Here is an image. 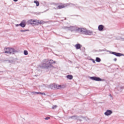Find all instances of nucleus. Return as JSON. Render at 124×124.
Wrapping results in <instances>:
<instances>
[{"label": "nucleus", "mask_w": 124, "mask_h": 124, "mask_svg": "<svg viewBox=\"0 0 124 124\" xmlns=\"http://www.w3.org/2000/svg\"><path fill=\"white\" fill-rule=\"evenodd\" d=\"M52 63H54L53 60H45L39 66L42 68H51L53 67Z\"/></svg>", "instance_id": "f257e3e1"}, {"label": "nucleus", "mask_w": 124, "mask_h": 124, "mask_svg": "<svg viewBox=\"0 0 124 124\" xmlns=\"http://www.w3.org/2000/svg\"><path fill=\"white\" fill-rule=\"evenodd\" d=\"M4 51L6 54H10V55H14V54L17 53V50L13 48H4Z\"/></svg>", "instance_id": "f03ea898"}, {"label": "nucleus", "mask_w": 124, "mask_h": 124, "mask_svg": "<svg viewBox=\"0 0 124 124\" xmlns=\"http://www.w3.org/2000/svg\"><path fill=\"white\" fill-rule=\"evenodd\" d=\"M90 79L91 80H93V81H104V79H102L98 77H90Z\"/></svg>", "instance_id": "7ed1b4c3"}, {"label": "nucleus", "mask_w": 124, "mask_h": 124, "mask_svg": "<svg viewBox=\"0 0 124 124\" xmlns=\"http://www.w3.org/2000/svg\"><path fill=\"white\" fill-rule=\"evenodd\" d=\"M68 5H72V4H64L63 5H60L58 6V9H62V8H64V7H66V6H68Z\"/></svg>", "instance_id": "20e7f679"}, {"label": "nucleus", "mask_w": 124, "mask_h": 124, "mask_svg": "<svg viewBox=\"0 0 124 124\" xmlns=\"http://www.w3.org/2000/svg\"><path fill=\"white\" fill-rule=\"evenodd\" d=\"M85 28L76 29V31H78V32H80V33H83L84 34L85 32Z\"/></svg>", "instance_id": "39448f33"}, {"label": "nucleus", "mask_w": 124, "mask_h": 124, "mask_svg": "<svg viewBox=\"0 0 124 124\" xmlns=\"http://www.w3.org/2000/svg\"><path fill=\"white\" fill-rule=\"evenodd\" d=\"M63 29H68L69 31H76V27L74 26H71L70 27H64Z\"/></svg>", "instance_id": "423d86ee"}, {"label": "nucleus", "mask_w": 124, "mask_h": 124, "mask_svg": "<svg viewBox=\"0 0 124 124\" xmlns=\"http://www.w3.org/2000/svg\"><path fill=\"white\" fill-rule=\"evenodd\" d=\"M84 34H86L87 35H92L93 31L87 30V29H85Z\"/></svg>", "instance_id": "0eeeda50"}, {"label": "nucleus", "mask_w": 124, "mask_h": 124, "mask_svg": "<svg viewBox=\"0 0 124 124\" xmlns=\"http://www.w3.org/2000/svg\"><path fill=\"white\" fill-rule=\"evenodd\" d=\"M51 87H54L55 89H57L58 90H60L61 89H62V85H59V84H52L51 85Z\"/></svg>", "instance_id": "6e6552de"}, {"label": "nucleus", "mask_w": 124, "mask_h": 124, "mask_svg": "<svg viewBox=\"0 0 124 124\" xmlns=\"http://www.w3.org/2000/svg\"><path fill=\"white\" fill-rule=\"evenodd\" d=\"M26 25H27V22H26V20H22L21 23L19 24V26L21 27V28H25Z\"/></svg>", "instance_id": "1a4fd4ad"}, {"label": "nucleus", "mask_w": 124, "mask_h": 124, "mask_svg": "<svg viewBox=\"0 0 124 124\" xmlns=\"http://www.w3.org/2000/svg\"><path fill=\"white\" fill-rule=\"evenodd\" d=\"M113 112L112 110L108 109L107 110L106 112L104 113V115H105V116H110V115H111V114Z\"/></svg>", "instance_id": "9d476101"}, {"label": "nucleus", "mask_w": 124, "mask_h": 124, "mask_svg": "<svg viewBox=\"0 0 124 124\" xmlns=\"http://www.w3.org/2000/svg\"><path fill=\"white\" fill-rule=\"evenodd\" d=\"M111 54L115 55V56H116V57H121L122 56H124V55L122 53H119L115 52H112Z\"/></svg>", "instance_id": "9b49d317"}, {"label": "nucleus", "mask_w": 124, "mask_h": 124, "mask_svg": "<svg viewBox=\"0 0 124 124\" xmlns=\"http://www.w3.org/2000/svg\"><path fill=\"white\" fill-rule=\"evenodd\" d=\"M98 29L99 31H103V29H104V26L102 25H99Z\"/></svg>", "instance_id": "f8f14e48"}, {"label": "nucleus", "mask_w": 124, "mask_h": 124, "mask_svg": "<svg viewBox=\"0 0 124 124\" xmlns=\"http://www.w3.org/2000/svg\"><path fill=\"white\" fill-rule=\"evenodd\" d=\"M36 22L35 20L30 19L28 21V24H31V25H32L33 24H34Z\"/></svg>", "instance_id": "ddd939ff"}, {"label": "nucleus", "mask_w": 124, "mask_h": 124, "mask_svg": "<svg viewBox=\"0 0 124 124\" xmlns=\"http://www.w3.org/2000/svg\"><path fill=\"white\" fill-rule=\"evenodd\" d=\"M66 78L69 80H72L73 79V76L71 75L66 76Z\"/></svg>", "instance_id": "4468645a"}, {"label": "nucleus", "mask_w": 124, "mask_h": 124, "mask_svg": "<svg viewBox=\"0 0 124 124\" xmlns=\"http://www.w3.org/2000/svg\"><path fill=\"white\" fill-rule=\"evenodd\" d=\"M124 89V86H119L117 88L118 91H119V92H122L123 90Z\"/></svg>", "instance_id": "2eb2a0df"}, {"label": "nucleus", "mask_w": 124, "mask_h": 124, "mask_svg": "<svg viewBox=\"0 0 124 124\" xmlns=\"http://www.w3.org/2000/svg\"><path fill=\"white\" fill-rule=\"evenodd\" d=\"M75 47H76V49H80V48H81V45H80L79 44H76L75 45Z\"/></svg>", "instance_id": "dca6fc26"}, {"label": "nucleus", "mask_w": 124, "mask_h": 124, "mask_svg": "<svg viewBox=\"0 0 124 124\" xmlns=\"http://www.w3.org/2000/svg\"><path fill=\"white\" fill-rule=\"evenodd\" d=\"M69 119H74V120H77L78 119V116H73L70 117Z\"/></svg>", "instance_id": "f3484780"}, {"label": "nucleus", "mask_w": 124, "mask_h": 124, "mask_svg": "<svg viewBox=\"0 0 124 124\" xmlns=\"http://www.w3.org/2000/svg\"><path fill=\"white\" fill-rule=\"evenodd\" d=\"M36 94H42L43 95H46V94L44 93H41V92H35Z\"/></svg>", "instance_id": "a211bd4d"}, {"label": "nucleus", "mask_w": 124, "mask_h": 124, "mask_svg": "<svg viewBox=\"0 0 124 124\" xmlns=\"http://www.w3.org/2000/svg\"><path fill=\"white\" fill-rule=\"evenodd\" d=\"M34 3H35L36 6H39V2L37 0H34Z\"/></svg>", "instance_id": "6ab92c4d"}, {"label": "nucleus", "mask_w": 124, "mask_h": 124, "mask_svg": "<svg viewBox=\"0 0 124 124\" xmlns=\"http://www.w3.org/2000/svg\"><path fill=\"white\" fill-rule=\"evenodd\" d=\"M96 62H101V60L100 59V58L97 57L96 58Z\"/></svg>", "instance_id": "aec40b11"}, {"label": "nucleus", "mask_w": 124, "mask_h": 124, "mask_svg": "<svg viewBox=\"0 0 124 124\" xmlns=\"http://www.w3.org/2000/svg\"><path fill=\"white\" fill-rule=\"evenodd\" d=\"M37 23H38V24H44V23H45V22H44V21H42V20H38V21H37Z\"/></svg>", "instance_id": "412c9836"}, {"label": "nucleus", "mask_w": 124, "mask_h": 124, "mask_svg": "<svg viewBox=\"0 0 124 124\" xmlns=\"http://www.w3.org/2000/svg\"><path fill=\"white\" fill-rule=\"evenodd\" d=\"M57 108H58V106L57 105H54L52 107V109H57Z\"/></svg>", "instance_id": "4be33fe9"}, {"label": "nucleus", "mask_w": 124, "mask_h": 124, "mask_svg": "<svg viewBox=\"0 0 124 124\" xmlns=\"http://www.w3.org/2000/svg\"><path fill=\"white\" fill-rule=\"evenodd\" d=\"M62 89H64V88H66V85L64 84L61 85Z\"/></svg>", "instance_id": "5701e85b"}, {"label": "nucleus", "mask_w": 124, "mask_h": 124, "mask_svg": "<svg viewBox=\"0 0 124 124\" xmlns=\"http://www.w3.org/2000/svg\"><path fill=\"white\" fill-rule=\"evenodd\" d=\"M24 54L25 55H28V51H27V50H24Z\"/></svg>", "instance_id": "b1692460"}, {"label": "nucleus", "mask_w": 124, "mask_h": 124, "mask_svg": "<svg viewBox=\"0 0 124 124\" xmlns=\"http://www.w3.org/2000/svg\"><path fill=\"white\" fill-rule=\"evenodd\" d=\"M31 94H32L33 95H35V94H36V93H35V92H31Z\"/></svg>", "instance_id": "393cba45"}, {"label": "nucleus", "mask_w": 124, "mask_h": 124, "mask_svg": "<svg viewBox=\"0 0 124 124\" xmlns=\"http://www.w3.org/2000/svg\"><path fill=\"white\" fill-rule=\"evenodd\" d=\"M28 30H21L20 31L21 32H25V31H27Z\"/></svg>", "instance_id": "a878e982"}, {"label": "nucleus", "mask_w": 124, "mask_h": 124, "mask_svg": "<svg viewBox=\"0 0 124 124\" xmlns=\"http://www.w3.org/2000/svg\"><path fill=\"white\" fill-rule=\"evenodd\" d=\"M50 119V117H47L45 118V120H49Z\"/></svg>", "instance_id": "bb28decb"}, {"label": "nucleus", "mask_w": 124, "mask_h": 124, "mask_svg": "<svg viewBox=\"0 0 124 124\" xmlns=\"http://www.w3.org/2000/svg\"><path fill=\"white\" fill-rule=\"evenodd\" d=\"M20 26V24H16V27H19Z\"/></svg>", "instance_id": "cd10ccee"}, {"label": "nucleus", "mask_w": 124, "mask_h": 124, "mask_svg": "<svg viewBox=\"0 0 124 124\" xmlns=\"http://www.w3.org/2000/svg\"><path fill=\"white\" fill-rule=\"evenodd\" d=\"M113 61H114V62H117V58H114Z\"/></svg>", "instance_id": "c85d7f7f"}, {"label": "nucleus", "mask_w": 124, "mask_h": 124, "mask_svg": "<svg viewBox=\"0 0 124 124\" xmlns=\"http://www.w3.org/2000/svg\"><path fill=\"white\" fill-rule=\"evenodd\" d=\"M93 62L94 63H95V61H94V60H93Z\"/></svg>", "instance_id": "c756f323"}, {"label": "nucleus", "mask_w": 124, "mask_h": 124, "mask_svg": "<svg viewBox=\"0 0 124 124\" xmlns=\"http://www.w3.org/2000/svg\"><path fill=\"white\" fill-rule=\"evenodd\" d=\"M8 62L11 63V62H12V61H8Z\"/></svg>", "instance_id": "7c9ffc66"}, {"label": "nucleus", "mask_w": 124, "mask_h": 124, "mask_svg": "<svg viewBox=\"0 0 124 124\" xmlns=\"http://www.w3.org/2000/svg\"><path fill=\"white\" fill-rule=\"evenodd\" d=\"M14 0V1H18V0Z\"/></svg>", "instance_id": "2f4dec72"}]
</instances>
